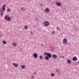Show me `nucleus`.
Here are the masks:
<instances>
[{"label":"nucleus","instance_id":"obj_1","mask_svg":"<svg viewBox=\"0 0 79 79\" xmlns=\"http://www.w3.org/2000/svg\"><path fill=\"white\" fill-rule=\"evenodd\" d=\"M4 7H5V4L2 6V9L1 8L0 9V11L1 13V16H2V15H3V11H4L5 10V8H4Z\"/></svg>","mask_w":79,"mask_h":79},{"label":"nucleus","instance_id":"obj_2","mask_svg":"<svg viewBox=\"0 0 79 79\" xmlns=\"http://www.w3.org/2000/svg\"><path fill=\"white\" fill-rule=\"evenodd\" d=\"M4 19H6L7 21H10L11 20V18L10 17H8L7 15H6Z\"/></svg>","mask_w":79,"mask_h":79},{"label":"nucleus","instance_id":"obj_3","mask_svg":"<svg viewBox=\"0 0 79 79\" xmlns=\"http://www.w3.org/2000/svg\"><path fill=\"white\" fill-rule=\"evenodd\" d=\"M44 24L45 26H48L50 25V23L48 21H45L44 22Z\"/></svg>","mask_w":79,"mask_h":79},{"label":"nucleus","instance_id":"obj_4","mask_svg":"<svg viewBox=\"0 0 79 79\" xmlns=\"http://www.w3.org/2000/svg\"><path fill=\"white\" fill-rule=\"evenodd\" d=\"M63 43L64 44H68V41L66 39L64 38L63 40Z\"/></svg>","mask_w":79,"mask_h":79},{"label":"nucleus","instance_id":"obj_5","mask_svg":"<svg viewBox=\"0 0 79 79\" xmlns=\"http://www.w3.org/2000/svg\"><path fill=\"white\" fill-rule=\"evenodd\" d=\"M57 56L56 54H53L52 55V58H53V59H54L55 60H56V58H57Z\"/></svg>","mask_w":79,"mask_h":79},{"label":"nucleus","instance_id":"obj_6","mask_svg":"<svg viewBox=\"0 0 79 79\" xmlns=\"http://www.w3.org/2000/svg\"><path fill=\"white\" fill-rule=\"evenodd\" d=\"M73 61H76L77 60V58L76 56H74L73 58Z\"/></svg>","mask_w":79,"mask_h":79},{"label":"nucleus","instance_id":"obj_7","mask_svg":"<svg viewBox=\"0 0 79 79\" xmlns=\"http://www.w3.org/2000/svg\"><path fill=\"white\" fill-rule=\"evenodd\" d=\"M33 56L34 57V58H37L38 57V54L36 53H34L33 54Z\"/></svg>","mask_w":79,"mask_h":79},{"label":"nucleus","instance_id":"obj_8","mask_svg":"<svg viewBox=\"0 0 79 79\" xmlns=\"http://www.w3.org/2000/svg\"><path fill=\"white\" fill-rule=\"evenodd\" d=\"M47 56H48L49 58H51V57H52V54H50V53L48 52V53L47 55Z\"/></svg>","mask_w":79,"mask_h":79},{"label":"nucleus","instance_id":"obj_9","mask_svg":"<svg viewBox=\"0 0 79 79\" xmlns=\"http://www.w3.org/2000/svg\"><path fill=\"white\" fill-rule=\"evenodd\" d=\"M12 64L15 67H16V68H17V67H18V64L16 63H12Z\"/></svg>","mask_w":79,"mask_h":79},{"label":"nucleus","instance_id":"obj_10","mask_svg":"<svg viewBox=\"0 0 79 79\" xmlns=\"http://www.w3.org/2000/svg\"><path fill=\"white\" fill-rule=\"evenodd\" d=\"M56 5L58 6H60L61 5V4L60 2H57L56 3Z\"/></svg>","mask_w":79,"mask_h":79},{"label":"nucleus","instance_id":"obj_11","mask_svg":"<svg viewBox=\"0 0 79 79\" xmlns=\"http://www.w3.org/2000/svg\"><path fill=\"white\" fill-rule=\"evenodd\" d=\"M67 63L68 64H71V59H68L67 60Z\"/></svg>","mask_w":79,"mask_h":79},{"label":"nucleus","instance_id":"obj_12","mask_svg":"<svg viewBox=\"0 0 79 79\" xmlns=\"http://www.w3.org/2000/svg\"><path fill=\"white\" fill-rule=\"evenodd\" d=\"M45 10L46 12H49L50 11V9L47 8H46Z\"/></svg>","mask_w":79,"mask_h":79},{"label":"nucleus","instance_id":"obj_13","mask_svg":"<svg viewBox=\"0 0 79 79\" xmlns=\"http://www.w3.org/2000/svg\"><path fill=\"white\" fill-rule=\"evenodd\" d=\"M49 57H48L47 56H46L45 57V59L46 60H49Z\"/></svg>","mask_w":79,"mask_h":79},{"label":"nucleus","instance_id":"obj_14","mask_svg":"<svg viewBox=\"0 0 79 79\" xmlns=\"http://www.w3.org/2000/svg\"><path fill=\"white\" fill-rule=\"evenodd\" d=\"M55 34V32L54 31H52L51 33V34H52V35H54Z\"/></svg>","mask_w":79,"mask_h":79},{"label":"nucleus","instance_id":"obj_15","mask_svg":"<svg viewBox=\"0 0 79 79\" xmlns=\"http://www.w3.org/2000/svg\"><path fill=\"white\" fill-rule=\"evenodd\" d=\"M56 29L57 31H59V30H60V27H56Z\"/></svg>","mask_w":79,"mask_h":79},{"label":"nucleus","instance_id":"obj_16","mask_svg":"<svg viewBox=\"0 0 79 79\" xmlns=\"http://www.w3.org/2000/svg\"><path fill=\"white\" fill-rule=\"evenodd\" d=\"M2 43L3 44H6V42L5 40L2 41Z\"/></svg>","mask_w":79,"mask_h":79},{"label":"nucleus","instance_id":"obj_17","mask_svg":"<svg viewBox=\"0 0 79 79\" xmlns=\"http://www.w3.org/2000/svg\"><path fill=\"white\" fill-rule=\"evenodd\" d=\"M13 45L14 47H16V46H17V44L16 43H13Z\"/></svg>","mask_w":79,"mask_h":79},{"label":"nucleus","instance_id":"obj_18","mask_svg":"<svg viewBox=\"0 0 79 79\" xmlns=\"http://www.w3.org/2000/svg\"><path fill=\"white\" fill-rule=\"evenodd\" d=\"M22 69H25V66L24 65H23L21 66Z\"/></svg>","mask_w":79,"mask_h":79},{"label":"nucleus","instance_id":"obj_19","mask_svg":"<svg viewBox=\"0 0 79 79\" xmlns=\"http://www.w3.org/2000/svg\"><path fill=\"white\" fill-rule=\"evenodd\" d=\"M40 59H43V56H40Z\"/></svg>","mask_w":79,"mask_h":79},{"label":"nucleus","instance_id":"obj_20","mask_svg":"<svg viewBox=\"0 0 79 79\" xmlns=\"http://www.w3.org/2000/svg\"><path fill=\"white\" fill-rule=\"evenodd\" d=\"M27 27H27V26H25L24 27L25 29H27Z\"/></svg>","mask_w":79,"mask_h":79},{"label":"nucleus","instance_id":"obj_21","mask_svg":"<svg viewBox=\"0 0 79 79\" xmlns=\"http://www.w3.org/2000/svg\"><path fill=\"white\" fill-rule=\"evenodd\" d=\"M48 52L47 53L46 52H45L44 53V54L45 55H46L47 56V55H48Z\"/></svg>","mask_w":79,"mask_h":79},{"label":"nucleus","instance_id":"obj_22","mask_svg":"<svg viewBox=\"0 0 79 79\" xmlns=\"http://www.w3.org/2000/svg\"><path fill=\"white\" fill-rule=\"evenodd\" d=\"M7 12H10V9H7Z\"/></svg>","mask_w":79,"mask_h":79},{"label":"nucleus","instance_id":"obj_23","mask_svg":"<svg viewBox=\"0 0 79 79\" xmlns=\"http://www.w3.org/2000/svg\"><path fill=\"white\" fill-rule=\"evenodd\" d=\"M54 75H55V74H54V73H51V75L53 77V76H54Z\"/></svg>","mask_w":79,"mask_h":79},{"label":"nucleus","instance_id":"obj_24","mask_svg":"<svg viewBox=\"0 0 79 79\" xmlns=\"http://www.w3.org/2000/svg\"><path fill=\"white\" fill-rule=\"evenodd\" d=\"M21 10H22V11H23V10H24V8H23V7H21Z\"/></svg>","mask_w":79,"mask_h":79},{"label":"nucleus","instance_id":"obj_25","mask_svg":"<svg viewBox=\"0 0 79 79\" xmlns=\"http://www.w3.org/2000/svg\"><path fill=\"white\" fill-rule=\"evenodd\" d=\"M34 77H35V76H31V77H32V79H34Z\"/></svg>","mask_w":79,"mask_h":79},{"label":"nucleus","instance_id":"obj_26","mask_svg":"<svg viewBox=\"0 0 79 79\" xmlns=\"http://www.w3.org/2000/svg\"><path fill=\"white\" fill-rule=\"evenodd\" d=\"M59 71H59L58 70V69H57L56 70V72H59Z\"/></svg>","mask_w":79,"mask_h":79},{"label":"nucleus","instance_id":"obj_27","mask_svg":"<svg viewBox=\"0 0 79 79\" xmlns=\"http://www.w3.org/2000/svg\"><path fill=\"white\" fill-rule=\"evenodd\" d=\"M30 34H33V32H32L31 31V32H30Z\"/></svg>","mask_w":79,"mask_h":79},{"label":"nucleus","instance_id":"obj_28","mask_svg":"<svg viewBox=\"0 0 79 79\" xmlns=\"http://www.w3.org/2000/svg\"><path fill=\"white\" fill-rule=\"evenodd\" d=\"M61 57L62 58H64V56H61Z\"/></svg>","mask_w":79,"mask_h":79},{"label":"nucleus","instance_id":"obj_29","mask_svg":"<svg viewBox=\"0 0 79 79\" xmlns=\"http://www.w3.org/2000/svg\"><path fill=\"white\" fill-rule=\"evenodd\" d=\"M36 73H34V74H35V75H36Z\"/></svg>","mask_w":79,"mask_h":79},{"label":"nucleus","instance_id":"obj_30","mask_svg":"<svg viewBox=\"0 0 79 79\" xmlns=\"http://www.w3.org/2000/svg\"><path fill=\"white\" fill-rule=\"evenodd\" d=\"M41 6H43V5L41 4Z\"/></svg>","mask_w":79,"mask_h":79},{"label":"nucleus","instance_id":"obj_31","mask_svg":"<svg viewBox=\"0 0 79 79\" xmlns=\"http://www.w3.org/2000/svg\"><path fill=\"white\" fill-rule=\"evenodd\" d=\"M1 36V35L0 34V37Z\"/></svg>","mask_w":79,"mask_h":79},{"label":"nucleus","instance_id":"obj_32","mask_svg":"<svg viewBox=\"0 0 79 79\" xmlns=\"http://www.w3.org/2000/svg\"><path fill=\"white\" fill-rule=\"evenodd\" d=\"M28 0V1H29V0Z\"/></svg>","mask_w":79,"mask_h":79},{"label":"nucleus","instance_id":"obj_33","mask_svg":"<svg viewBox=\"0 0 79 79\" xmlns=\"http://www.w3.org/2000/svg\"><path fill=\"white\" fill-rule=\"evenodd\" d=\"M0 1H1V0H0Z\"/></svg>","mask_w":79,"mask_h":79}]
</instances>
